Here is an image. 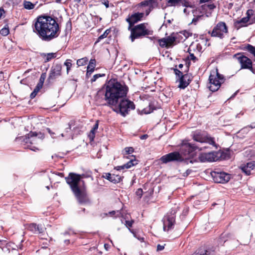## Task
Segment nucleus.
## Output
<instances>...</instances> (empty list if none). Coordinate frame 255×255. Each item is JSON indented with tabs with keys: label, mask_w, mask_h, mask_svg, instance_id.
Returning <instances> with one entry per match:
<instances>
[{
	"label": "nucleus",
	"mask_w": 255,
	"mask_h": 255,
	"mask_svg": "<svg viewBox=\"0 0 255 255\" xmlns=\"http://www.w3.org/2000/svg\"><path fill=\"white\" fill-rule=\"evenodd\" d=\"M106 91L105 105L113 108V110L124 117L129 114L131 110L135 109L134 103L126 99L128 88L124 83L122 84L116 79H111L105 84Z\"/></svg>",
	"instance_id": "obj_1"
},
{
	"label": "nucleus",
	"mask_w": 255,
	"mask_h": 255,
	"mask_svg": "<svg viewBox=\"0 0 255 255\" xmlns=\"http://www.w3.org/2000/svg\"><path fill=\"white\" fill-rule=\"evenodd\" d=\"M33 31L43 41H50L57 37L60 33L56 19L49 15L39 16L33 26Z\"/></svg>",
	"instance_id": "obj_2"
},
{
	"label": "nucleus",
	"mask_w": 255,
	"mask_h": 255,
	"mask_svg": "<svg viewBox=\"0 0 255 255\" xmlns=\"http://www.w3.org/2000/svg\"><path fill=\"white\" fill-rule=\"evenodd\" d=\"M81 176L79 174L70 172L65 177V181L75 197L77 202L80 205L89 204V199L85 181H80Z\"/></svg>",
	"instance_id": "obj_3"
},
{
	"label": "nucleus",
	"mask_w": 255,
	"mask_h": 255,
	"mask_svg": "<svg viewBox=\"0 0 255 255\" xmlns=\"http://www.w3.org/2000/svg\"><path fill=\"white\" fill-rule=\"evenodd\" d=\"M207 148L208 147L206 146L199 147L195 144L189 143L188 140H183L180 144L179 153L182 156H188L184 158L183 162L187 164L189 163L193 164L198 162L197 159L194 158L196 154V150L198 149L199 150H202Z\"/></svg>",
	"instance_id": "obj_4"
},
{
	"label": "nucleus",
	"mask_w": 255,
	"mask_h": 255,
	"mask_svg": "<svg viewBox=\"0 0 255 255\" xmlns=\"http://www.w3.org/2000/svg\"><path fill=\"white\" fill-rule=\"evenodd\" d=\"M147 24L146 23H142L130 27V28L128 27V30L130 32L129 39L132 42L136 39H141L153 34V30L146 28V25Z\"/></svg>",
	"instance_id": "obj_5"
},
{
	"label": "nucleus",
	"mask_w": 255,
	"mask_h": 255,
	"mask_svg": "<svg viewBox=\"0 0 255 255\" xmlns=\"http://www.w3.org/2000/svg\"><path fill=\"white\" fill-rule=\"evenodd\" d=\"M177 211V208H171L170 211L163 217L162 221L164 231L168 232L174 228Z\"/></svg>",
	"instance_id": "obj_6"
},
{
	"label": "nucleus",
	"mask_w": 255,
	"mask_h": 255,
	"mask_svg": "<svg viewBox=\"0 0 255 255\" xmlns=\"http://www.w3.org/2000/svg\"><path fill=\"white\" fill-rule=\"evenodd\" d=\"M191 136L194 141L203 143H207L217 148L218 145L216 143L215 138L209 136L200 130H196L192 132Z\"/></svg>",
	"instance_id": "obj_7"
},
{
	"label": "nucleus",
	"mask_w": 255,
	"mask_h": 255,
	"mask_svg": "<svg viewBox=\"0 0 255 255\" xmlns=\"http://www.w3.org/2000/svg\"><path fill=\"white\" fill-rule=\"evenodd\" d=\"M241 65V69H249L253 72V62L251 59L244 55L243 53H237L233 56Z\"/></svg>",
	"instance_id": "obj_8"
},
{
	"label": "nucleus",
	"mask_w": 255,
	"mask_h": 255,
	"mask_svg": "<svg viewBox=\"0 0 255 255\" xmlns=\"http://www.w3.org/2000/svg\"><path fill=\"white\" fill-rule=\"evenodd\" d=\"M228 32V27L226 23L220 21L216 24L212 31H209L208 33L211 34L212 37L223 39L224 37V34Z\"/></svg>",
	"instance_id": "obj_9"
},
{
	"label": "nucleus",
	"mask_w": 255,
	"mask_h": 255,
	"mask_svg": "<svg viewBox=\"0 0 255 255\" xmlns=\"http://www.w3.org/2000/svg\"><path fill=\"white\" fill-rule=\"evenodd\" d=\"M36 134L35 133H33L32 131H30L28 134H26L24 136H20L18 137H16L15 140L16 141H19L21 142V144H28L30 145H27V147H25V148H29L31 150L36 151L38 150L39 149L35 146H32L31 144L35 143V140L32 139L33 137H34Z\"/></svg>",
	"instance_id": "obj_10"
},
{
	"label": "nucleus",
	"mask_w": 255,
	"mask_h": 255,
	"mask_svg": "<svg viewBox=\"0 0 255 255\" xmlns=\"http://www.w3.org/2000/svg\"><path fill=\"white\" fill-rule=\"evenodd\" d=\"M160 159L163 163H167L169 162H183L184 157L179 152L174 151L162 156Z\"/></svg>",
	"instance_id": "obj_11"
},
{
	"label": "nucleus",
	"mask_w": 255,
	"mask_h": 255,
	"mask_svg": "<svg viewBox=\"0 0 255 255\" xmlns=\"http://www.w3.org/2000/svg\"><path fill=\"white\" fill-rule=\"evenodd\" d=\"M211 175L213 180L216 183H225L228 182L230 179V175L224 172L212 171Z\"/></svg>",
	"instance_id": "obj_12"
},
{
	"label": "nucleus",
	"mask_w": 255,
	"mask_h": 255,
	"mask_svg": "<svg viewBox=\"0 0 255 255\" xmlns=\"http://www.w3.org/2000/svg\"><path fill=\"white\" fill-rule=\"evenodd\" d=\"M178 38V35L173 36L171 34L165 38L158 39V42L161 47L168 48L174 44Z\"/></svg>",
	"instance_id": "obj_13"
},
{
	"label": "nucleus",
	"mask_w": 255,
	"mask_h": 255,
	"mask_svg": "<svg viewBox=\"0 0 255 255\" xmlns=\"http://www.w3.org/2000/svg\"><path fill=\"white\" fill-rule=\"evenodd\" d=\"M217 152L214 151H210L207 153L202 152L200 153L198 158H196L198 161H199L201 162H212L215 161L218 159L217 156Z\"/></svg>",
	"instance_id": "obj_14"
},
{
	"label": "nucleus",
	"mask_w": 255,
	"mask_h": 255,
	"mask_svg": "<svg viewBox=\"0 0 255 255\" xmlns=\"http://www.w3.org/2000/svg\"><path fill=\"white\" fill-rule=\"evenodd\" d=\"M62 66L61 64H55L53 65L50 69L49 76L48 77V80L50 81L53 80L60 77L62 75Z\"/></svg>",
	"instance_id": "obj_15"
},
{
	"label": "nucleus",
	"mask_w": 255,
	"mask_h": 255,
	"mask_svg": "<svg viewBox=\"0 0 255 255\" xmlns=\"http://www.w3.org/2000/svg\"><path fill=\"white\" fill-rule=\"evenodd\" d=\"M144 16L143 12H135L132 14L131 15H128V17L126 18V21L128 23V27L130 28V27L134 26V24L140 21Z\"/></svg>",
	"instance_id": "obj_16"
},
{
	"label": "nucleus",
	"mask_w": 255,
	"mask_h": 255,
	"mask_svg": "<svg viewBox=\"0 0 255 255\" xmlns=\"http://www.w3.org/2000/svg\"><path fill=\"white\" fill-rule=\"evenodd\" d=\"M253 11L252 9L248 10L246 13L247 16L242 18L240 20H237L234 23L235 26L239 29L241 27L247 26L246 24L249 21L251 15L253 14Z\"/></svg>",
	"instance_id": "obj_17"
},
{
	"label": "nucleus",
	"mask_w": 255,
	"mask_h": 255,
	"mask_svg": "<svg viewBox=\"0 0 255 255\" xmlns=\"http://www.w3.org/2000/svg\"><path fill=\"white\" fill-rule=\"evenodd\" d=\"M209 80L210 83L209 89L212 92L217 91L222 83L220 80L216 78L214 75H210Z\"/></svg>",
	"instance_id": "obj_18"
},
{
	"label": "nucleus",
	"mask_w": 255,
	"mask_h": 255,
	"mask_svg": "<svg viewBox=\"0 0 255 255\" xmlns=\"http://www.w3.org/2000/svg\"><path fill=\"white\" fill-rule=\"evenodd\" d=\"M102 178H105L114 184L120 183L123 180V177L118 174L114 173L111 174L110 173H104Z\"/></svg>",
	"instance_id": "obj_19"
},
{
	"label": "nucleus",
	"mask_w": 255,
	"mask_h": 255,
	"mask_svg": "<svg viewBox=\"0 0 255 255\" xmlns=\"http://www.w3.org/2000/svg\"><path fill=\"white\" fill-rule=\"evenodd\" d=\"M27 229L33 234H39L44 232L45 228L41 224L30 223L28 225Z\"/></svg>",
	"instance_id": "obj_20"
},
{
	"label": "nucleus",
	"mask_w": 255,
	"mask_h": 255,
	"mask_svg": "<svg viewBox=\"0 0 255 255\" xmlns=\"http://www.w3.org/2000/svg\"><path fill=\"white\" fill-rule=\"evenodd\" d=\"M178 80L179 82L178 87L182 89L186 88L189 85L191 81L190 76L187 74L180 76Z\"/></svg>",
	"instance_id": "obj_21"
},
{
	"label": "nucleus",
	"mask_w": 255,
	"mask_h": 255,
	"mask_svg": "<svg viewBox=\"0 0 255 255\" xmlns=\"http://www.w3.org/2000/svg\"><path fill=\"white\" fill-rule=\"evenodd\" d=\"M243 172L247 175L252 174V170H255V161L248 162L246 165L241 167Z\"/></svg>",
	"instance_id": "obj_22"
},
{
	"label": "nucleus",
	"mask_w": 255,
	"mask_h": 255,
	"mask_svg": "<svg viewBox=\"0 0 255 255\" xmlns=\"http://www.w3.org/2000/svg\"><path fill=\"white\" fill-rule=\"evenodd\" d=\"M192 13L194 17L192 19L191 23H193L194 25H196L199 20L202 19L204 17V14H200L202 13L200 8L193 10Z\"/></svg>",
	"instance_id": "obj_23"
},
{
	"label": "nucleus",
	"mask_w": 255,
	"mask_h": 255,
	"mask_svg": "<svg viewBox=\"0 0 255 255\" xmlns=\"http://www.w3.org/2000/svg\"><path fill=\"white\" fill-rule=\"evenodd\" d=\"M168 5L169 6H176L179 5L180 3L186 7L189 6V2L185 0H166Z\"/></svg>",
	"instance_id": "obj_24"
},
{
	"label": "nucleus",
	"mask_w": 255,
	"mask_h": 255,
	"mask_svg": "<svg viewBox=\"0 0 255 255\" xmlns=\"http://www.w3.org/2000/svg\"><path fill=\"white\" fill-rule=\"evenodd\" d=\"M192 255H216V252L214 250L208 249L203 250L200 249Z\"/></svg>",
	"instance_id": "obj_25"
},
{
	"label": "nucleus",
	"mask_w": 255,
	"mask_h": 255,
	"mask_svg": "<svg viewBox=\"0 0 255 255\" xmlns=\"http://www.w3.org/2000/svg\"><path fill=\"white\" fill-rule=\"evenodd\" d=\"M96 65V61L95 59H91L87 67V70L88 73H93L95 70Z\"/></svg>",
	"instance_id": "obj_26"
},
{
	"label": "nucleus",
	"mask_w": 255,
	"mask_h": 255,
	"mask_svg": "<svg viewBox=\"0 0 255 255\" xmlns=\"http://www.w3.org/2000/svg\"><path fill=\"white\" fill-rule=\"evenodd\" d=\"M233 237V235L232 234L224 233L221 234L219 242L220 243L223 242L225 243L228 240V239H232Z\"/></svg>",
	"instance_id": "obj_27"
},
{
	"label": "nucleus",
	"mask_w": 255,
	"mask_h": 255,
	"mask_svg": "<svg viewBox=\"0 0 255 255\" xmlns=\"http://www.w3.org/2000/svg\"><path fill=\"white\" fill-rule=\"evenodd\" d=\"M40 55L42 57H46L45 62H47L50 61L52 59H53L56 57V53H42L40 54Z\"/></svg>",
	"instance_id": "obj_28"
},
{
	"label": "nucleus",
	"mask_w": 255,
	"mask_h": 255,
	"mask_svg": "<svg viewBox=\"0 0 255 255\" xmlns=\"http://www.w3.org/2000/svg\"><path fill=\"white\" fill-rule=\"evenodd\" d=\"M244 50H247L250 53L253 54L255 57V46H253L251 44H248L242 49Z\"/></svg>",
	"instance_id": "obj_29"
},
{
	"label": "nucleus",
	"mask_w": 255,
	"mask_h": 255,
	"mask_svg": "<svg viewBox=\"0 0 255 255\" xmlns=\"http://www.w3.org/2000/svg\"><path fill=\"white\" fill-rule=\"evenodd\" d=\"M23 5L24 8L28 10L32 9L34 8L36 3H33L29 1L24 0Z\"/></svg>",
	"instance_id": "obj_30"
},
{
	"label": "nucleus",
	"mask_w": 255,
	"mask_h": 255,
	"mask_svg": "<svg viewBox=\"0 0 255 255\" xmlns=\"http://www.w3.org/2000/svg\"><path fill=\"white\" fill-rule=\"evenodd\" d=\"M216 5L214 3L212 4H205L201 6L200 9H202V10H207V9H209V11H212L216 8Z\"/></svg>",
	"instance_id": "obj_31"
},
{
	"label": "nucleus",
	"mask_w": 255,
	"mask_h": 255,
	"mask_svg": "<svg viewBox=\"0 0 255 255\" xmlns=\"http://www.w3.org/2000/svg\"><path fill=\"white\" fill-rule=\"evenodd\" d=\"M88 61V59L86 57L79 59L77 61V65L78 67H80L81 66L85 65L87 62Z\"/></svg>",
	"instance_id": "obj_32"
},
{
	"label": "nucleus",
	"mask_w": 255,
	"mask_h": 255,
	"mask_svg": "<svg viewBox=\"0 0 255 255\" xmlns=\"http://www.w3.org/2000/svg\"><path fill=\"white\" fill-rule=\"evenodd\" d=\"M110 32H111V29H108L106 30L105 31V32H104V33L102 34V35H101L98 38L97 40H96V41L95 42V44H96L97 43L100 42L102 39L107 37L108 35L110 33Z\"/></svg>",
	"instance_id": "obj_33"
},
{
	"label": "nucleus",
	"mask_w": 255,
	"mask_h": 255,
	"mask_svg": "<svg viewBox=\"0 0 255 255\" xmlns=\"http://www.w3.org/2000/svg\"><path fill=\"white\" fill-rule=\"evenodd\" d=\"M72 60L71 59H67L64 63V66L66 67V72L67 74H68L70 70H71V68L72 66Z\"/></svg>",
	"instance_id": "obj_34"
},
{
	"label": "nucleus",
	"mask_w": 255,
	"mask_h": 255,
	"mask_svg": "<svg viewBox=\"0 0 255 255\" xmlns=\"http://www.w3.org/2000/svg\"><path fill=\"white\" fill-rule=\"evenodd\" d=\"M9 33V28L7 25H6L0 30V34L3 36H7Z\"/></svg>",
	"instance_id": "obj_35"
},
{
	"label": "nucleus",
	"mask_w": 255,
	"mask_h": 255,
	"mask_svg": "<svg viewBox=\"0 0 255 255\" xmlns=\"http://www.w3.org/2000/svg\"><path fill=\"white\" fill-rule=\"evenodd\" d=\"M177 67V66L175 65V67L171 68V70H173L175 74L176 75V77L179 78L180 76L184 75V74H183L182 72H181L179 70H178Z\"/></svg>",
	"instance_id": "obj_36"
},
{
	"label": "nucleus",
	"mask_w": 255,
	"mask_h": 255,
	"mask_svg": "<svg viewBox=\"0 0 255 255\" xmlns=\"http://www.w3.org/2000/svg\"><path fill=\"white\" fill-rule=\"evenodd\" d=\"M136 161L135 159H131L129 161H128L127 163L125 164V167L126 169H128L131 167L132 166L136 165L137 164L136 162L134 163Z\"/></svg>",
	"instance_id": "obj_37"
},
{
	"label": "nucleus",
	"mask_w": 255,
	"mask_h": 255,
	"mask_svg": "<svg viewBox=\"0 0 255 255\" xmlns=\"http://www.w3.org/2000/svg\"><path fill=\"white\" fill-rule=\"evenodd\" d=\"M194 46V45L193 44H192L189 48H188V52H189V54H190V60L195 62L196 60H197V58H196V57H195L193 53H191V51H192V49H191V48Z\"/></svg>",
	"instance_id": "obj_38"
},
{
	"label": "nucleus",
	"mask_w": 255,
	"mask_h": 255,
	"mask_svg": "<svg viewBox=\"0 0 255 255\" xmlns=\"http://www.w3.org/2000/svg\"><path fill=\"white\" fill-rule=\"evenodd\" d=\"M46 77V73L45 72L42 73L40 76L39 82L37 83V84L43 86V83L44 82Z\"/></svg>",
	"instance_id": "obj_39"
},
{
	"label": "nucleus",
	"mask_w": 255,
	"mask_h": 255,
	"mask_svg": "<svg viewBox=\"0 0 255 255\" xmlns=\"http://www.w3.org/2000/svg\"><path fill=\"white\" fill-rule=\"evenodd\" d=\"M125 153L124 155L130 154L134 152V149L132 147H127L125 148Z\"/></svg>",
	"instance_id": "obj_40"
},
{
	"label": "nucleus",
	"mask_w": 255,
	"mask_h": 255,
	"mask_svg": "<svg viewBox=\"0 0 255 255\" xmlns=\"http://www.w3.org/2000/svg\"><path fill=\"white\" fill-rule=\"evenodd\" d=\"M193 47V51H196L198 53H200L202 52V47L200 43H198L196 45L195 47Z\"/></svg>",
	"instance_id": "obj_41"
},
{
	"label": "nucleus",
	"mask_w": 255,
	"mask_h": 255,
	"mask_svg": "<svg viewBox=\"0 0 255 255\" xmlns=\"http://www.w3.org/2000/svg\"><path fill=\"white\" fill-rule=\"evenodd\" d=\"M249 128H255V122L252 123L251 125H248L246 127H244L241 130V131L242 132L246 131Z\"/></svg>",
	"instance_id": "obj_42"
},
{
	"label": "nucleus",
	"mask_w": 255,
	"mask_h": 255,
	"mask_svg": "<svg viewBox=\"0 0 255 255\" xmlns=\"http://www.w3.org/2000/svg\"><path fill=\"white\" fill-rule=\"evenodd\" d=\"M97 130H96L95 129L92 128L91 129V130H90V132L89 134V137L90 138V139L91 140H93L95 137V132H96V131Z\"/></svg>",
	"instance_id": "obj_43"
},
{
	"label": "nucleus",
	"mask_w": 255,
	"mask_h": 255,
	"mask_svg": "<svg viewBox=\"0 0 255 255\" xmlns=\"http://www.w3.org/2000/svg\"><path fill=\"white\" fill-rule=\"evenodd\" d=\"M180 34H182L185 37V38L183 39V41H185L187 38L192 35V33L187 31L186 30L182 31L179 32Z\"/></svg>",
	"instance_id": "obj_44"
},
{
	"label": "nucleus",
	"mask_w": 255,
	"mask_h": 255,
	"mask_svg": "<svg viewBox=\"0 0 255 255\" xmlns=\"http://www.w3.org/2000/svg\"><path fill=\"white\" fill-rule=\"evenodd\" d=\"M33 133H35L36 134L32 138V139L35 140V141H36V137H38V138L41 139H43L44 138V134L42 132H40L39 133H37L36 132H33Z\"/></svg>",
	"instance_id": "obj_45"
},
{
	"label": "nucleus",
	"mask_w": 255,
	"mask_h": 255,
	"mask_svg": "<svg viewBox=\"0 0 255 255\" xmlns=\"http://www.w3.org/2000/svg\"><path fill=\"white\" fill-rule=\"evenodd\" d=\"M215 77L218 80H220L222 83H223L224 82V81H225L224 76L223 75L219 74L217 71L216 72V75Z\"/></svg>",
	"instance_id": "obj_46"
},
{
	"label": "nucleus",
	"mask_w": 255,
	"mask_h": 255,
	"mask_svg": "<svg viewBox=\"0 0 255 255\" xmlns=\"http://www.w3.org/2000/svg\"><path fill=\"white\" fill-rule=\"evenodd\" d=\"M105 76V74H95L93 76V78L91 79V83H93L95 81H96V80L100 78V77H104Z\"/></svg>",
	"instance_id": "obj_47"
},
{
	"label": "nucleus",
	"mask_w": 255,
	"mask_h": 255,
	"mask_svg": "<svg viewBox=\"0 0 255 255\" xmlns=\"http://www.w3.org/2000/svg\"><path fill=\"white\" fill-rule=\"evenodd\" d=\"M138 5V6H146L148 5L150 6V2L149 0H145L140 2Z\"/></svg>",
	"instance_id": "obj_48"
},
{
	"label": "nucleus",
	"mask_w": 255,
	"mask_h": 255,
	"mask_svg": "<svg viewBox=\"0 0 255 255\" xmlns=\"http://www.w3.org/2000/svg\"><path fill=\"white\" fill-rule=\"evenodd\" d=\"M150 7L153 8V6H157L158 4V0H149Z\"/></svg>",
	"instance_id": "obj_49"
},
{
	"label": "nucleus",
	"mask_w": 255,
	"mask_h": 255,
	"mask_svg": "<svg viewBox=\"0 0 255 255\" xmlns=\"http://www.w3.org/2000/svg\"><path fill=\"white\" fill-rule=\"evenodd\" d=\"M133 220L131 221H126L125 225L129 229V228L131 227L133 223Z\"/></svg>",
	"instance_id": "obj_50"
},
{
	"label": "nucleus",
	"mask_w": 255,
	"mask_h": 255,
	"mask_svg": "<svg viewBox=\"0 0 255 255\" xmlns=\"http://www.w3.org/2000/svg\"><path fill=\"white\" fill-rule=\"evenodd\" d=\"M102 4H104L106 8L109 7V0H100Z\"/></svg>",
	"instance_id": "obj_51"
},
{
	"label": "nucleus",
	"mask_w": 255,
	"mask_h": 255,
	"mask_svg": "<svg viewBox=\"0 0 255 255\" xmlns=\"http://www.w3.org/2000/svg\"><path fill=\"white\" fill-rule=\"evenodd\" d=\"M42 88V86L40 85H38L37 84L36 87H35L34 90H33V92L34 93H36V94L38 93V92L40 91V90Z\"/></svg>",
	"instance_id": "obj_52"
},
{
	"label": "nucleus",
	"mask_w": 255,
	"mask_h": 255,
	"mask_svg": "<svg viewBox=\"0 0 255 255\" xmlns=\"http://www.w3.org/2000/svg\"><path fill=\"white\" fill-rule=\"evenodd\" d=\"M204 12H205V14H203L204 15V17H210L212 15V11H208V10L207 9V10H203Z\"/></svg>",
	"instance_id": "obj_53"
},
{
	"label": "nucleus",
	"mask_w": 255,
	"mask_h": 255,
	"mask_svg": "<svg viewBox=\"0 0 255 255\" xmlns=\"http://www.w3.org/2000/svg\"><path fill=\"white\" fill-rule=\"evenodd\" d=\"M125 169H126V168L125 167V164L123 165H121V166H116L114 167V169H116L118 171H120V170H124Z\"/></svg>",
	"instance_id": "obj_54"
},
{
	"label": "nucleus",
	"mask_w": 255,
	"mask_h": 255,
	"mask_svg": "<svg viewBox=\"0 0 255 255\" xmlns=\"http://www.w3.org/2000/svg\"><path fill=\"white\" fill-rule=\"evenodd\" d=\"M142 193H143V191L141 188L138 189L136 192V194L137 196H139L140 198L142 196Z\"/></svg>",
	"instance_id": "obj_55"
},
{
	"label": "nucleus",
	"mask_w": 255,
	"mask_h": 255,
	"mask_svg": "<svg viewBox=\"0 0 255 255\" xmlns=\"http://www.w3.org/2000/svg\"><path fill=\"white\" fill-rule=\"evenodd\" d=\"M66 29H69L70 30H71L72 29V22L70 19L69 20V21L66 23Z\"/></svg>",
	"instance_id": "obj_56"
},
{
	"label": "nucleus",
	"mask_w": 255,
	"mask_h": 255,
	"mask_svg": "<svg viewBox=\"0 0 255 255\" xmlns=\"http://www.w3.org/2000/svg\"><path fill=\"white\" fill-rule=\"evenodd\" d=\"M165 244L163 245H161L160 244L157 245V251L159 252L162 251L164 249V246Z\"/></svg>",
	"instance_id": "obj_57"
},
{
	"label": "nucleus",
	"mask_w": 255,
	"mask_h": 255,
	"mask_svg": "<svg viewBox=\"0 0 255 255\" xmlns=\"http://www.w3.org/2000/svg\"><path fill=\"white\" fill-rule=\"evenodd\" d=\"M134 237L136 238L141 242H143L144 241V238L143 237H141L137 235H134Z\"/></svg>",
	"instance_id": "obj_58"
},
{
	"label": "nucleus",
	"mask_w": 255,
	"mask_h": 255,
	"mask_svg": "<svg viewBox=\"0 0 255 255\" xmlns=\"http://www.w3.org/2000/svg\"><path fill=\"white\" fill-rule=\"evenodd\" d=\"M98 127H99V121L97 120V121H96V123L95 124V125H94V126L92 128L95 129L96 130H97V129L98 128Z\"/></svg>",
	"instance_id": "obj_59"
},
{
	"label": "nucleus",
	"mask_w": 255,
	"mask_h": 255,
	"mask_svg": "<svg viewBox=\"0 0 255 255\" xmlns=\"http://www.w3.org/2000/svg\"><path fill=\"white\" fill-rule=\"evenodd\" d=\"M47 131L50 134L51 136L53 137V135L55 134L54 132H52L49 128H46Z\"/></svg>",
	"instance_id": "obj_60"
},
{
	"label": "nucleus",
	"mask_w": 255,
	"mask_h": 255,
	"mask_svg": "<svg viewBox=\"0 0 255 255\" xmlns=\"http://www.w3.org/2000/svg\"><path fill=\"white\" fill-rule=\"evenodd\" d=\"M36 93H34L33 92H32L30 95V98L32 99H33L35 97V96H36Z\"/></svg>",
	"instance_id": "obj_61"
},
{
	"label": "nucleus",
	"mask_w": 255,
	"mask_h": 255,
	"mask_svg": "<svg viewBox=\"0 0 255 255\" xmlns=\"http://www.w3.org/2000/svg\"><path fill=\"white\" fill-rule=\"evenodd\" d=\"M0 247L2 249L3 251H5L3 248H2L1 245H5L6 244V241L2 242L0 240Z\"/></svg>",
	"instance_id": "obj_62"
},
{
	"label": "nucleus",
	"mask_w": 255,
	"mask_h": 255,
	"mask_svg": "<svg viewBox=\"0 0 255 255\" xmlns=\"http://www.w3.org/2000/svg\"><path fill=\"white\" fill-rule=\"evenodd\" d=\"M147 137H148L147 134H143L140 136V138L141 139H146L147 138Z\"/></svg>",
	"instance_id": "obj_63"
},
{
	"label": "nucleus",
	"mask_w": 255,
	"mask_h": 255,
	"mask_svg": "<svg viewBox=\"0 0 255 255\" xmlns=\"http://www.w3.org/2000/svg\"><path fill=\"white\" fill-rule=\"evenodd\" d=\"M116 212L115 211H112L111 212H109L108 213V215H110L111 216H113L116 214Z\"/></svg>",
	"instance_id": "obj_64"
}]
</instances>
